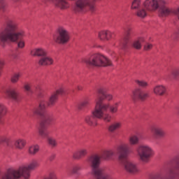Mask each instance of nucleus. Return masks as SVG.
I'll list each match as a JSON object with an SVG mask.
<instances>
[{
    "mask_svg": "<svg viewBox=\"0 0 179 179\" xmlns=\"http://www.w3.org/2000/svg\"><path fill=\"white\" fill-rule=\"evenodd\" d=\"M103 104H106L108 106V110L109 108L110 112L111 113V114H117V113H118V108L120 107V104H121V101H117L115 102L113 105L110 106V104L108 103H103Z\"/></svg>",
    "mask_w": 179,
    "mask_h": 179,
    "instance_id": "obj_25",
    "label": "nucleus"
},
{
    "mask_svg": "<svg viewBox=\"0 0 179 179\" xmlns=\"http://www.w3.org/2000/svg\"><path fill=\"white\" fill-rule=\"evenodd\" d=\"M58 101V95L57 93H52L49 97L48 103L44 100H41L39 103L38 108L32 109L34 114L41 115V121L39 122L38 134L42 138H47L48 136V130H47L48 125H50L54 121V116L51 113L45 112L48 107H52L55 106V103Z\"/></svg>",
    "mask_w": 179,
    "mask_h": 179,
    "instance_id": "obj_1",
    "label": "nucleus"
},
{
    "mask_svg": "<svg viewBox=\"0 0 179 179\" xmlns=\"http://www.w3.org/2000/svg\"><path fill=\"white\" fill-rule=\"evenodd\" d=\"M16 55H13V58H16Z\"/></svg>",
    "mask_w": 179,
    "mask_h": 179,
    "instance_id": "obj_49",
    "label": "nucleus"
},
{
    "mask_svg": "<svg viewBox=\"0 0 179 179\" xmlns=\"http://www.w3.org/2000/svg\"><path fill=\"white\" fill-rule=\"evenodd\" d=\"M112 36L113 33L110 31H101L98 34V38L101 41H106V40L108 41L111 38Z\"/></svg>",
    "mask_w": 179,
    "mask_h": 179,
    "instance_id": "obj_18",
    "label": "nucleus"
},
{
    "mask_svg": "<svg viewBox=\"0 0 179 179\" xmlns=\"http://www.w3.org/2000/svg\"><path fill=\"white\" fill-rule=\"evenodd\" d=\"M121 127H122V123L121 122H114L108 126V132H110V134H114V132L118 131Z\"/></svg>",
    "mask_w": 179,
    "mask_h": 179,
    "instance_id": "obj_22",
    "label": "nucleus"
},
{
    "mask_svg": "<svg viewBox=\"0 0 179 179\" xmlns=\"http://www.w3.org/2000/svg\"><path fill=\"white\" fill-rule=\"evenodd\" d=\"M81 62L91 66H111L113 65L110 59L99 53H91L83 57Z\"/></svg>",
    "mask_w": 179,
    "mask_h": 179,
    "instance_id": "obj_7",
    "label": "nucleus"
},
{
    "mask_svg": "<svg viewBox=\"0 0 179 179\" xmlns=\"http://www.w3.org/2000/svg\"><path fill=\"white\" fill-rule=\"evenodd\" d=\"M24 88L28 95L33 94V90H31V85L30 84H25Z\"/></svg>",
    "mask_w": 179,
    "mask_h": 179,
    "instance_id": "obj_36",
    "label": "nucleus"
},
{
    "mask_svg": "<svg viewBox=\"0 0 179 179\" xmlns=\"http://www.w3.org/2000/svg\"><path fill=\"white\" fill-rule=\"evenodd\" d=\"M149 179H163V176H162V173H156L151 175Z\"/></svg>",
    "mask_w": 179,
    "mask_h": 179,
    "instance_id": "obj_41",
    "label": "nucleus"
},
{
    "mask_svg": "<svg viewBox=\"0 0 179 179\" xmlns=\"http://www.w3.org/2000/svg\"><path fill=\"white\" fill-rule=\"evenodd\" d=\"M38 150H40V146L38 145H30L28 148V153L34 156L36 154L38 153Z\"/></svg>",
    "mask_w": 179,
    "mask_h": 179,
    "instance_id": "obj_27",
    "label": "nucleus"
},
{
    "mask_svg": "<svg viewBox=\"0 0 179 179\" xmlns=\"http://www.w3.org/2000/svg\"><path fill=\"white\" fill-rule=\"evenodd\" d=\"M130 145H138L139 143V137L136 135L131 136L129 138Z\"/></svg>",
    "mask_w": 179,
    "mask_h": 179,
    "instance_id": "obj_30",
    "label": "nucleus"
},
{
    "mask_svg": "<svg viewBox=\"0 0 179 179\" xmlns=\"http://www.w3.org/2000/svg\"><path fill=\"white\" fill-rule=\"evenodd\" d=\"M171 75L174 79H177L179 76V68L173 69L171 71Z\"/></svg>",
    "mask_w": 179,
    "mask_h": 179,
    "instance_id": "obj_38",
    "label": "nucleus"
},
{
    "mask_svg": "<svg viewBox=\"0 0 179 179\" xmlns=\"http://www.w3.org/2000/svg\"><path fill=\"white\" fill-rule=\"evenodd\" d=\"M115 61H118V56H115Z\"/></svg>",
    "mask_w": 179,
    "mask_h": 179,
    "instance_id": "obj_48",
    "label": "nucleus"
},
{
    "mask_svg": "<svg viewBox=\"0 0 179 179\" xmlns=\"http://www.w3.org/2000/svg\"><path fill=\"white\" fill-rule=\"evenodd\" d=\"M167 5H169V3L164 0H163V3L159 4V7L158 8L159 17H166V16H169L173 12Z\"/></svg>",
    "mask_w": 179,
    "mask_h": 179,
    "instance_id": "obj_12",
    "label": "nucleus"
},
{
    "mask_svg": "<svg viewBox=\"0 0 179 179\" xmlns=\"http://www.w3.org/2000/svg\"><path fill=\"white\" fill-rule=\"evenodd\" d=\"M31 55L32 57H45L47 52L43 48H34L31 51Z\"/></svg>",
    "mask_w": 179,
    "mask_h": 179,
    "instance_id": "obj_19",
    "label": "nucleus"
},
{
    "mask_svg": "<svg viewBox=\"0 0 179 179\" xmlns=\"http://www.w3.org/2000/svg\"><path fill=\"white\" fill-rule=\"evenodd\" d=\"M99 97H101V98L102 99V101H103V100H104V99H106L108 101H111V100H113V95L110 94H106L103 96V98L102 96H98L96 97V99H95V103H96V100H97V99H98Z\"/></svg>",
    "mask_w": 179,
    "mask_h": 179,
    "instance_id": "obj_37",
    "label": "nucleus"
},
{
    "mask_svg": "<svg viewBox=\"0 0 179 179\" xmlns=\"http://www.w3.org/2000/svg\"><path fill=\"white\" fill-rule=\"evenodd\" d=\"M108 111V105L103 103V98H97L94 110L92 111L90 115H87L84 117L85 124L89 127L94 128L98 125L97 118L103 120L105 122H111L113 117Z\"/></svg>",
    "mask_w": 179,
    "mask_h": 179,
    "instance_id": "obj_3",
    "label": "nucleus"
},
{
    "mask_svg": "<svg viewBox=\"0 0 179 179\" xmlns=\"http://www.w3.org/2000/svg\"><path fill=\"white\" fill-rule=\"evenodd\" d=\"M135 83L140 87H143V89H146L149 86V83L144 80H136Z\"/></svg>",
    "mask_w": 179,
    "mask_h": 179,
    "instance_id": "obj_28",
    "label": "nucleus"
},
{
    "mask_svg": "<svg viewBox=\"0 0 179 179\" xmlns=\"http://www.w3.org/2000/svg\"><path fill=\"white\" fill-rule=\"evenodd\" d=\"M48 143L51 148H57L58 146V142L52 137L48 138Z\"/></svg>",
    "mask_w": 179,
    "mask_h": 179,
    "instance_id": "obj_31",
    "label": "nucleus"
},
{
    "mask_svg": "<svg viewBox=\"0 0 179 179\" xmlns=\"http://www.w3.org/2000/svg\"><path fill=\"white\" fill-rule=\"evenodd\" d=\"M88 164L92 167V173L95 179H113L108 175V169L106 167H100L101 163V158L99 155H93L87 159Z\"/></svg>",
    "mask_w": 179,
    "mask_h": 179,
    "instance_id": "obj_6",
    "label": "nucleus"
},
{
    "mask_svg": "<svg viewBox=\"0 0 179 179\" xmlns=\"http://www.w3.org/2000/svg\"><path fill=\"white\" fill-rule=\"evenodd\" d=\"M161 3H164L163 0H145L143 4L148 12H155L159 9Z\"/></svg>",
    "mask_w": 179,
    "mask_h": 179,
    "instance_id": "obj_11",
    "label": "nucleus"
},
{
    "mask_svg": "<svg viewBox=\"0 0 179 179\" xmlns=\"http://www.w3.org/2000/svg\"><path fill=\"white\" fill-rule=\"evenodd\" d=\"M167 92V88L163 85H155L153 88V93L156 96H164Z\"/></svg>",
    "mask_w": 179,
    "mask_h": 179,
    "instance_id": "obj_16",
    "label": "nucleus"
},
{
    "mask_svg": "<svg viewBox=\"0 0 179 179\" xmlns=\"http://www.w3.org/2000/svg\"><path fill=\"white\" fill-rule=\"evenodd\" d=\"M142 8V5L141 3V0H134L131 3V9H140Z\"/></svg>",
    "mask_w": 179,
    "mask_h": 179,
    "instance_id": "obj_32",
    "label": "nucleus"
},
{
    "mask_svg": "<svg viewBox=\"0 0 179 179\" xmlns=\"http://www.w3.org/2000/svg\"><path fill=\"white\" fill-rule=\"evenodd\" d=\"M0 173H1V168H0Z\"/></svg>",
    "mask_w": 179,
    "mask_h": 179,
    "instance_id": "obj_52",
    "label": "nucleus"
},
{
    "mask_svg": "<svg viewBox=\"0 0 179 179\" xmlns=\"http://www.w3.org/2000/svg\"><path fill=\"white\" fill-rule=\"evenodd\" d=\"M107 90L106 87H101L98 90L99 94H101V96H105L106 94Z\"/></svg>",
    "mask_w": 179,
    "mask_h": 179,
    "instance_id": "obj_43",
    "label": "nucleus"
},
{
    "mask_svg": "<svg viewBox=\"0 0 179 179\" xmlns=\"http://www.w3.org/2000/svg\"><path fill=\"white\" fill-rule=\"evenodd\" d=\"M80 169H82V168L80 167V165L73 166L71 169L72 174H76V173H78L79 171V170H80Z\"/></svg>",
    "mask_w": 179,
    "mask_h": 179,
    "instance_id": "obj_39",
    "label": "nucleus"
},
{
    "mask_svg": "<svg viewBox=\"0 0 179 179\" xmlns=\"http://www.w3.org/2000/svg\"><path fill=\"white\" fill-rule=\"evenodd\" d=\"M142 43H145V38L140 37L132 42L131 47L136 50H141L142 48Z\"/></svg>",
    "mask_w": 179,
    "mask_h": 179,
    "instance_id": "obj_23",
    "label": "nucleus"
},
{
    "mask_svg": "<svg viewBox=\"0 0 179 179\" xmlns=\"http://www.w3.org/2000/svg\"><path fill=\"white\" fill-rule=\"evenodd\" d=\"M115 155L113 150H104L101 152V157L104 160H113V157Z\"/></svg>",
    "mask_w": 179,
    "mask_h": 179,
    "instance_id": "obj_21",
    "label": "nucleus"
},
{
    "mask_svg": "<svg viewBox=\"0 0 179 179\" xmlns=\"http://www.w3.org/2000/svg\"><path fill=\"white\" fill-rule=\"evenodd\" d=\"M24 31L19 28L16 22L8 20L6 22V27L0 32V41L4 45L6 43H17L18 48H24Z\"/></svg>",
    "mask_w": 179,
    "mask_h": 179,
    "instance_id": "obj_2",
    "label": "nucleus"
},
{
    "mask_svg": "<svg viewBox=\"0 0 179 179\" xmlns=\"http://www.w3.org/2000/svg\"><path fill=\"white\" fill-rule=\"evenodd\" d=\"M136 152L137 153V156L143 163H149V160H150V157L153 156V149L152 147L146 145V144H141L139 145Z\"/></svg>",
    "mask_w": 179,
    "mask_h": 179,
    "instance_id": "obj_8",
    "label": "nucleus"
},
{
    "mask_svg": "<svg viewBox=\"0 0 179 179\" xmlns=\"http://www.w3.org/2000/svg\"><path fill=\"white\" fill-rule=\"evenodd\" d=\"M53 93H56L57 96L59 95L64 96V94H65V90L64 88H59V89L57 90V91Z\"/></svg>",
    "mask_w": 179,
    "mask_h": 179,
    "instance_id": "obj_40",
    "label": "nucleus"
},
{
    "mask_svg": "<svg viewBox=\"0 0 179 179\" xmlns=\"http://www.w3.org/2000/svg\"><path fill=\"white\" fill-rule=\"evenodd\" d=\"M77 90L80 91V90H83V87H82V85H78L77 86Z\"/></svg>",
    "mask_w": 179,
    "mask_h": 179,
    "instance_id": "obj_46",
    "label": "nucleus"
},
{
    "mask_svg": "<svg viewBox=\"0 0 179 179\" xmlns=\"http://www.w3.org/2000/svg\"><path fill=\"white\" fill-rule=\"evenodd\" d=\"M69 32L62 27L57 29V35L53 37L55 43L57 44H66L69 41Z\"/></svg>",
    "mask_w": 179,
    "mask_h": 179,
    "instance_id": "obj_9",
    "label": "nucleus"
},
{
    "mask_svg": "<svg viewBox=\"0 0 179 179\" xmlns=\"http://www.w3.org/2000/svg\"><path fill=\"white\" fill-rule=\"evenodd\" d=\"M152 48H153V45L152 43H146L144 45L145 51H150V50H152Z\"/></svg>",
    "mask_w": 179,
    "mask_h": 179,
    "instance_id": "obj_42",
    "label": "nucleus"
},
{
    "mask_svg": "<svg viewBox=\"0 0 179 179\" xmlns=\"http://www.w3.org/2000/svg\"><path fill=\"white\" fill-rule=\"evenodd\" d=\"M54 159V155H52V157H50V160H52Z\"/></svg>",
    "mask_w": 179,
    "mask_h": 179,
    "instance_id": "obj_47",
    "label": "nucleus"
},
{
    "mask_svg": "<svg viewBox=\"0 0 179 179\" xmlns=\"http://www.w3.org/2000/svg\"><path fill=\"white\" fill-rule=\"evenodd\" d=\"M87 148H80L77 151L73 152V159L75 160H80V159L85 157L87 155Z\"/></svg>",
    "mask_w": 179,
    "mask_h": 179,
    "instance_id": "obj_15",
    "label": "nucleus"
},
{
    "mask_svg": "<svg viewBox=\"0 0 179 179\" xmlns=\"http://www.w3.org/2000/svg\"><path fill=\"white\" fill-rule=\"evenodd\" d=\"M5 94L7 96V97L13 99V100H15V101H17V100H19V96L13 88H8L6 90Z\"/></svg>",
    "mask_w": 179,
    "mask_h": 179,
    "instance_id": "obj_20",
    "label": "nucleus"
},
{
    "mask_svg": "<svg viewBox=\"0 0 179 179\" xmlns=\"http://www.w3.org/2000/svg\"><path fill=\"white\" fill-rule=\"evenodd\" d=\"M6 107H5L3 104L0 103V121L2 120V117L6 115Z\"/></svg>",
    "mask_w": 179,
    "mask_h": 179,
    "instance_id": "obj_34",
    "label": "nucleus"
},
{
    "mask_svg": "<svg viewBox=\"0 0 179 179\" xmlns=\"http://www.w3.org/2000/svg\"><path fill=\"white\" fill-rule=\"evenodd\" d=\"M40 167V162L37 159H32L29 164L22 165L18 169H8L0 177V179H19L23 177L24 179L30 178V171Z\"/></svg>",
    "mask_w": 179,
    "mask_h": 179,
    "instance_id": "obj_4",
    "label": "nucleus"
},
{
    "mask_svg": "<svg viewBox=\"0 0 179 179\" xmlns=\"http://www.w3.org/2000/svg\"><path fill=\"white\" fill-rule=\"evenodd\" d=\"M124 38L120 43V48H121V50H127V48H128V43H129L131 36H132V25L131 24H127L124 27Z\"/></svg>",
    "mask_w": 179,
    "mask_h": 179,
    "instance_id": "obj_10",
    "label": "nucleus"
},
{
    "mask_svg": "<svg viewBox=\"0 0 179 179\" xmlns=\"http://www.w3.org/2000/svg\"><path fill=\"white\" fill-rule=\"evenodd\" d=\"M150 131L155 135V138H164L166 135L164 130L160 126L151 127Z\"/></svg>",
    "mask_w": 179,
    "mask_h": 179,
    "instance_id": "obj_14",
    "label": "nucleus"
},
{
    "mask_svg": "<svg viewBox=\"0 0 179 179\" xmlns=\"http://www.w3.org/2000/svg\"><path fill=\"white\" fill-rule=\"evenodd\" d=\"M45 179H57V175L55 173H50L49 176H48Z\"/></svg>",
    "mask_w": 179,
    "mask_h": 179,
    "instance_id": "obj_45",
    "label": "nucleus"
},
{
    "mask_svg": "<svg viewBox=\"0 0 179 179\" xmlns=\"http://www.w3.org/2000/svg\"><path fill=\"white\" fill-rule=\"evenodd\" d=\"M27 142L24 138H18L15 140L14 143V146L16 149H19V150H22L25 146Z\"/></svg>",
    "mask_w": 179,
    "mask_h": 179,
    "instance_id": "obj_24",
    "label": "nucleus"
},
{
    "mask_svg": "<svg viewBox=\"0 0 179 179\" xmlns=\"http://www.w3.org/2000/svg\"><path fill=\"white\" fill-rule=\"evenodd\" d=\"M39 65L42 66H47V65H52L54 64V59L50 56H43L38 61Z\"/></svg>",
    "mask_w": 179,
    "mask_h": 179,
    "instance_id": "obj_17",
    "label": "nucleus"
},
{
    "mask_svg": "<svg viewBox=\"0 0 179 179\" xmlns=\"http://www.w3.org/2000/svg\"><path fill=\"white\" fill-rule=\"evenodd\" d=\"M6 143V145H9V138L8 136H0V144Z\"/></svg>",
    "mask_w": 179,
    "mask_h": 179,
    "instance_id": "obj_35",
    "label": "nucleus"
},
{
    "mask_svg": "<svg viewBox=\"0 0 179 179\" xmlns=\"http://www.w3.org/2000/svg\"><path fill=\"white\" fill-rule=\"evenodd\" d=\"M148 12H149V10H148L143 4V6L137 10L136 15L138 17L143 18L148 16Z\"/></svg>",
    "mask_w": 179,
    "mask_h": 179,
    "instance_id": "obj_26",
    "label": "nucleus"
},
{
    "mask_svg": "<svg viewBox=\"0 0 179 179\" xmlns=\"http://www.w3.org/2000/svg\"><path fill=\"white\" fill-rule=\"evenodd\" d=\"M133 99H138L141 101H145L149 97V93L141 88H136L132 92Z\"/></svg>",
    "mask_w": 179,
    "mask_h": 179,
    "instance_id": "obj_13",
    "label": "nucleus"
},
{
    "mask_svg": "<svg viewBox=\"0 0 179 179\" xmlns=\"http://www.w3.org/2000/svg\"><path fill=\"white\" fill-rule=\"evenodd\" d=\"M2 3H0V8H2Z\"/></svg>",
    "mask_w": 179,
    "mask_h": 179,
    "instance_id": "obj_50",
    "label": "nucleus"
},
{
    "mask_svg": "<svg viewBox=\"0 0 179 179\" xmlns=\"http://www.w3.org/2000/svg\"><path fill=\"white\" fill-rule=\"evenodd\" d=\"M117 150L119 153V162L122 164L124 171L129 174H138V173H139L138 165H136L135 162L127 160V157H128L129 153H131L129 144L122 143L117 147Z\"/></svg>",
    "mask_w": 179,
    "mask_h": 179,
    "instance_id": "obj_5",
    "label": "nucleus"
},
{
    "mask_svg": "<svg viewBox=\"0 0 179 179\" xmlns=\"http://www.w3.org/2000/svg\"><path fill=\"white\" fill-rule=\"evenodd\" d=\"M22 76V73L18 72L14 73L10 78L12 83H17L19 82V79H20V77Z\"/></svg>",
    "mask_w": 179,
    "mask_h": 179,
    "instance_id": "obj_29",
    "label": "nucleus"
},
{
    "mask_svg": "<svg viewBox=\"0 0 179 179\" xmlns=\"http://www.w3.org/2000/svg\"><path fill=\"white\" fill-rule=\"evenodd\" d=\"M89 104H90L89 99H85L78 105V109L80 110H83L85 107H87V106H89Z\"/></svg>",
    "mask_w": 179,
    "mask_h": 179,
    "instance_id": "obj_33",
    "label": "nucleus"
},
{
    "mask_svg": "<svg viewBox=\"0 0 179 179\" xmlns=\"http://www.w3.org/2000/svg\"><path fill=\"white\" fill-rule=\"evenodd\" d=\"M3 65H5V61L3 60V59L0 57V76L1 75V71L2 68H3Z\"/></svg>",
    "mask_w": 179,
    "mask_h": 179,
    "instance_id": "obj_44",
    "label": "nucleus"
},
{
    "mask_svg": "<svg viewBox=\"0 0 179 179\" xmlns=\"http://www.w3.org/2000/svg\"><path fill=\"white\" fill-rule=\"evenodd\" d=\"M178 114H179V107L178 108Z\"/></svg>",
    "mask_w": 179,
    "mask_h": 179,
    "instance_id": "obj_51",
    "label": "nucleus"
}]
</instances>
